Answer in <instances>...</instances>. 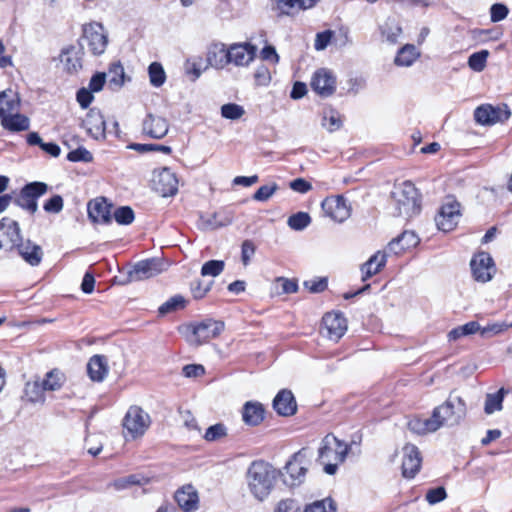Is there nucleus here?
<instances>
[{
	"instance_id": "1",
	"label": "nucleus",
	"mask_w": 512,
	"mask_h": 512,
	"mask_svg": "<svg viewBox=\"0 0 512 512\" xmlns=\"http://www.w3.org/2000/svg\"><path fill=\"white\" fill-rule=\"evenodd\" d=\"M281 470L263 461H253L246 472V482L249 492L258 501H264L275 488Z\"/></svg>"
},
{
	"instance_id": "2",
	"label": "nucleus",
	"mask_w": 512,
	"mask_h": 512,
	"mask_svg": "<svg viewBox=\"0 0 512 512\" xmlns=\"http://www.w3.org/2000/svg\"><path fill=\"white\" fill-rule=\"evenodd\" d=\"M349 446L332 434L326 435L318 449V461L324 466V472L334 475L338 465L346 459Z\"/></svg>"
},
{
	"instance_id": "3",
	"label": "nucleus",
	"mask_w": 512,
	"mask_h": 512,
	"mask_svg": "<svg viewBox=\"0 0 512 512\" xmlns=\"http://www.w3.org/2000/svg\"><path fill=\"white\" fill-rule=\"evenodd\" d=\"M392 202L396 216L411 218L420 211L418 190L410 181H405L394 187Z\"/></svg>"
},
{
	"instance_id": "4",
	"label": "nucleus",
	"mask_w": 512,
	"mask_h": 512,
	"mask_svg": "<svg viewBox=\"0 0 512 512\" xmlns=\"http://www.w3.org/2000/svg\"><path fill=\"white\" fill-rule=\"evenodd\" d=\"M431 416L438 429L458 425L466 416V403L459 395L450 393L443 404L434 408Z\"/></svg>"
},
{
	"instance_id": "5",
	"label": "nucleus",
	"mask_w": 512,
	"mask_h": 512,
	"mask_svg": "<svg viewBox=\"0 0 512 512\" xmlns=\"http://www.w3.org/2000/svg\"><path fill=\"white\" fill-rule=\"evenodd\" d=\"M311 453L307 448H302L292 455L287 461L281 472L284 483L289 487H296L301 485L306 477L309 464H310Z\"/></svg>"
},
{
	"instance_id": "6",
	"label": "nucleus",
	"mask_w": 512,
	"mask_h": 512,
	"mask_svg": "<svg viewBox=\"0 0 512 512\" xmlns=\"http://www.w3.org/2000/svg\"><path fill=\"white\" fill-rule=\"evenodd\" d=\"M151 424L150 415L140 406L132 405L123 418L124 436L126 439L142 437Z\"/></svg>"
},
{
	"instance_id": "7",
	"label": "nucleus",
	"mask_w": 512,
	"mask_h": 512,
	"mask_svg": "<svg viewBox=\"0 0 512 512\" xmlns=\"http://www.w3.org/2000/svg\"><path fill=\"white\" fill-rule=\"evenodd\" d=\"M186 330L190 333L187 336L189 343L198 346L219 336L224 330V323L213 319H205L187 326Z\"/></svg>"
},
{
	"instance_id": "8",
	"label": "nucleus",
	"mask_w": 512,
	"mask_h": 512,
	"mask_svg": "<svg viewBox=\"0 0 512 512\" xmlns=\"http://www.w3.org/2000/svg\"><path fill=\"white\" fill-rule=\"evenodd\" d=\"M164 263L158 258H151L137 262L127 272L126 278L120 284L126 285L136 281H142L154 277L164 271Z\"/></svg>"
},
{
	"instance_id": "9",
	"label": "nucleus",
	"mask_w": 512,
	"mask_h": 512,
	"mask_svg": "<svg viewBox=\"0 0 512 512\" xmlns=\"http://www.w3.org/2000/svg\"><path fill=\"white\" fill-rule=\"evenodd\" d=\"M48 190V185L44 182H32L25 185L14 202L20 208L34 214L38 209L37 199L44 195Z\"/></svg>"
},
{
	"instance_id": "10",
	"label": "nucleus",
	"mask_w": 512,
	"mask_h": 512,
	"mask_svg": "<svg viewBox=\"0 0 512 512\" xmlns=\"http://www.w3.org/2000/svg\"><path fill=\"white\" fill-rule=\"evenodd\" d=\"M23 241L19 223L9 217L0 220V250L14 251Z\"/></svg>"
},
{
	"instance_id": "11",
	"label": "nucleus",
	"mask_w": 512,
	"mask_h": 512,
	"mask_svg": "<svg viewBox=\"0 0 512 512\" xmlns=\"http://www.w3.org/2000/svg\"><path fill=\"white\" fill-rule=\"evenodd\" d=\"M83 40L87 49L96 56L103 54L108 44L104 27L100 23L86 25L83 31Z\"/></svg>"
},
{
	"instance_id": "12",
	"label": "nucleus",
	"mask_w": 512,
	"mask_h": 512,
	"mask_svg": "<svg viewBox=\"0 0 512 512\" xmlns=\"http://www.w3.org/2000/svg\"><path fill=\"white\" fill-rule=\"evenodd\" d=\"M178 178L176 174L167 167L153 172V189L162 197L174 196L178 192Z\"/></svg>"
},
{
	"instance_id": "13",
	"label": "nucleus",
	"mask_w": 512,
	"mask_h": 512,
	"mask_svg": "<svg viewBox=\"0 0 512 512\" xmlns=\"http://www.w3.org/2000/svg\"><path fill=\"white\" fill-rule=\"evenodd\" d=\"M257 46L250 42L232 43L228 46L229 64L248 67L256 58Z\"/></svg>"
},
{
	"instance_id": "14",
	"label": "nucleus",
	"mask_w": 512,
	"mask_h": 512,
	"mask_svg": "<svg viewBox=\"0 0 512 512\" xmlns=\"http://www.w3.org/2000/svg\"><path fill=\"white\" fill-rule=\"evenodd\" d=\"M470 267L472 276L477 282L486 283L493 278L496 268L491 255L487 252H479L475 254L471 261Z\"/></svg>"
},
{
	"instance_id": "15",
	"label": "nucleus",
	"mask_w": 512,
	"mask_h": 512,
	"mask_svg": "<svg viewBox=\"0 0 512 512\" xmlns=\"http://www.w3.org/2000/svg\"><path fill=\"white\" fill-rule=\"evenodd\" d=\"M511 112L507 105H482L474 112L475 120L482 125H493L509 119Z\"/></svg>"
},
{
	"instance_id": "16",
	"label": "nucleus",
	"mask_w": 512,
	"mask_h": 512,
	"mask_svg": "<svg viewBox=\"0 0 512 512\" xmlns=\"http://www.w3.org/2000/svg\"><path fill=\"white\" fill-rule=\"evenodd\" d=\"M347 330L345 317L338 312L326 313L322 318L321 333L332 341H338Z\"/></svg>"
},
{
	"instance_id": "17",
	"label": "nucleus",
	"mask_w": 512,
	"mask_h": 512,
	"mask_svg": "<svg viewBox=\"0 0 512 512\" xmlns=\"http://www.w3.org/2000/svg\"><path fill=\"white\" fill-rule=\"evenodd\" d=\"M321 206L324 214L338 223L346 221L351 214V208L343 196L327 197Z\"/></svg>"
},
{
	"instance_id": "18",
	"label": "nucleus",
	"mask_w": 512,
	"mask_h": 512,
	"mask_svg": "<svg viewBox=\"0 0 512 512\" xmlns=\"http://www.w3.org/2000/svg\"><path fill=\"white\" fill-rule=\"evenodd\" d=\"M459 218V203H457L456 201H449L441 207L439 213L435 218V221L439 230L449 232L456 227Z\"/></svg>"
},
{
	"instance_id": "19",
	"label": "nucleus",
	"mask_w": 512,
	"mask_h": 512,
	"mask_svg": "<svg viewBox=\"0 0 512 512\" xmlns=\"http://www.w3.org/2000/svg\"><path fill=\"white\" fill-rule=\"evenodd\" d=\"M82 127L95 140H103L106 137V123L101 112L95 108L90 109L82 120Z\"/></svg>"
},
{
	"instance_id": "20",
	"label": "nucleus",
	"mask_w": 512,
	"mask_h": 512,
	"mask_svg": "<svg viewBox=\"0 0 512 512\" xmlns=\"http://www.w3.org/2000/svg\"><path fill=\"white\" fill-rule=\"evenodd\" d=\"M311 87L317 94L328 97L335 91L336 79L329 70L320 69L312 77Z\"/></svg>"
},
{
	"instance_id": "21",
	"label": "nucleus",
	"mask_w": 512,
	"mask_h": 512,
	"mask_svg": "<svg viewBox=\"0 0 512 512\" xmlns=\"http://www.w3.org/2000/svg\"><path fill=\"white\" fill-rule=\"evenodd\" d=\"M421 456L415 445L407 444L403 447L402 473L406 478H413L421 466Z\"/></svg>"
},
{
	"instance_id": "22",
	"label": "nucleus",
	"mask_w": 512,
	"mask_h": 512,
	"mask_svg": "<svg viewBox=\"0 0 512 512\" xmlns=\"http://www.w3.org/2000/svg\"><path fill=\"white\" fill-rule=\"evenodd\" d=\"M206 62L208 67L224 69L228 64V46L222 42H213L207 48Z\"/></svg>"
},
{
	"instance_id": "23",
	"label": "nucleus",
	"mask_w": 512,
	"mask_h": 512,
	"mask_svg": "<svg viewBox=\"0 0 512 512\" xmlns=\"http://www.w3.org/2000/svg\"><path fill=\"white\" fill-rule=\"evenodd\" d=\"M142 130L151 138L162 139L168 133L169 124L162 116L148 114L143 120Z\"/></svg>"
},
{
	"instance_id": "24",
	"label": "nucleus",
	"mask_w": 512,
	"mask_h": 512,
	"mask_svg": "<svg viewBox=\"0 0 512 512\" xmlns=\"http://www.w3.org/2000/svg\"><path fill=\"white\" fill-rule=\"evenodd\" d=\"M419 241V237L413 231H404L401 235L392 239L388 243L386 252L399 255L411 248L416 247Z\"/></svg>"
},
{
	"instance_id": "25",
	"label": "nucleus",
	"mask_w": 512,
	"mask_h": 512,
	"mask_svg": "<svg viewBox=\"0 0 512 512\" xmlns=\"http://www.w3.org/2000/svg\"><path fill=\"white\" fill-rule=\"evenodd\" d=\"M387 255L388 253L386 250H379L361 265L360 271L362 281H366L383 269L387 262Z\"/></svg>"
},
{
	"instance_id": "26",
	"label": "nucleus",
	"mask_w": 512,
	"mask_h": 512,
	"mask_svg": "<svg viewBox=\"0 0 512 512\" xmlns=\"http://www.w3.org/2000/svg\"><path fill=\"white\" fill-rule=\"evenodd\" d=\"M15 250L22 259L31 266H38L44 255L42 248L30 239L22 241Z\"/></svg>"
},
{
	"instance_id": "27",
	"label": "nucleus",
	"mask_w": 512,
	"mask_h": 512,
	"mask_svg": "<svg viewBox=\"0 0 512 512\" xmlns=\"http://www.w3.org/2000/svg\"><path fill=\"white\" fill-rule=\"evenodd\" d=\"M88 216L96 223L111 221V206L104 198H96L88 203Z\"/></svg>"
},
{
	"instance_id": "28",
	"label": "nucleus",
	"mask_w": 512,
	"mask_h": 512,
	"mask_svg": "<svg viewBox=\"0 0 512 512\" xmlns=\"http://www.w3.org/2000/svg\"><path fill=\"white\" fill-rule=\"evenodd\" d=\"M59 60L63 69L70 74L77 73L82 68L80 51L75 46L63 48Z\"/></svg>"
},
{
	"instance_id": "29",
	"label": "nucleus",
	"mask_w": 512,
	"mask_h": 512,
	"mask_svg": "<svg viewBox=\"0 0 512 512\" xmlns=\"http://www.w3.org/2000/svg\"><path fill=\"white\" fill-rule=\"evenodd\" d=\"M273 408L279 415L290 416L297 410L295 398L291 391H280L273 400Z\"/></svg>"
},
{
	"instance_id": "30",
	"label": "nucleus",
	"mask_w": 512,
	"mask_h": 512,
	"mask_svg": "<svg viewBox=\"0 0 512 512\" xmlns=\"http://www.w3.org/2000/svg\"><path fill=\"white\" fill-rule=\"evenodd\" d=\"M175 500L185 512L196 510L198 507V494L193 486L187 485L177 490Z\"/></svg>"
},
{
	"instance_id": "31",
	"label": "nucleus",
	"mask_w": 512,
	"mask_h": 512,
	"mask_svg": "<svg viewBox=\"0 0 512 512\" xmlns=\"http://www.w3.org/2000/svg\"><path fill=\"white\" fill-rule=\"evenodd\" d=\"M232 221V215L223 211L200 216L201 227L206 230H215L227 226L231 224Z\"/></svg>"
},
{
	"instance_id": "32",
	"label": "nucleus",
	"mask_w": 512,
	"mask_h": 512,
	"mask_svg": "<svg viewBox=\"0 0 512 512\" xmlns=\"http://www.w3.org/2000/svg\"><path fill=\"white\" fill-rule=\"evenodd\" d=\"M265 410L261 403L248 401L242 411V419L245 424L257 426L264 420Z\"/></svg>"
},
{
	"instance_id": "33",
	"label": "nucleus",
	"mask_w": 512,
	"mask_h": 512,
	"mask_svg": "<svg viewBox=\"0 0 512 512\" xmlns=\"http://www.w3.org/2000/svg\"><path fill=\"white\" fill-rule=\"evenodd\" d=\"M20 108V98L12 89L0 92V119L17 112Z\"/></svg>"
},
{
	"instance_id": "34",
	"label": "nucleus",
	"mask_w": 512,
	"mask_h": 512,
	"mask_svg": "<svg viewBox=\"0 0 512 512\" xmlns=\"http://www.w3.org/2000/svg\"><path fill=\"white\" fill-rule=\"evenodd\" d=\"M88 375L93 381H102L108 373L107 359L102 355H94L87 364Z\"/></svg>"
},
{
	"instance_id": "35",
	"label": "nucleus",
	"mask_w": 512,
	"mask_h": 512,
	"mask_svg": "<svg viewBox=\"0 0 512 512\" xmlns=\"http://www.w3.org/2000/svg\"><path fill=\"white\" fill-rule=\"evenodd\" d=\"M1 125L11 132L26 131L30 127V120L27 116L19 114L18 111L3 117Z\"/></svg>"
},
{
	"instance_id": "36",
	"label": "nucleus",
	"mask_w": 512,
	"mask_h": 512,
	"mask_svg": "<svg viewBox=\"0 0 512 512\" xmlns=\"http://www.w3.org/2000/svg\"><path fill=\"white\" fill-rule=\"evenodd\" d=\"M319 0H274L276 9L282 14L289 15L294 10L313 7Z\"/></svg>"
},
{
	"instance_id": "37",
	"label": "nucleus",
	"mask_w": 512,
	"mask_h": 512,
	"mask_svg": "<svg viewBox=\"0 0 512 512\" xmlns=\"http://www.w3.org/2000/svg\"><path fill=\"white\" fill-rule=\"evenodd\" d=\"M420 56V52L412 44H406L397 53L395 57V64L397 66L409 67Z\"/></svg>"
},
{
	"instance_id": "38",
	"label": "nucleus",
	"mask_w": 512,
	"mask_h": 512,
	"mask_svg": "<svg viewBox=\"0 0 512 512\" xmlns=\"http://www.w3.org/2000/svg\"><path fill=\"white\" fill-rule=\"evenodd\" d=\"M381 36L382 38L394 44L398 41L402 33V28L400 24L393 18H388L381 26H380Z\"/></svg>"
},
{
	"instance_id": "39",
	"label": "nucleus",
	"mask_w": 512,
	"mask_h": 512,
	"mask_svg": "<svg viewBox=\"0 0 512 512\" xmlns=\"http://www.w3.org/2000/svg\"><path fill=\"white\" fill-rule=\"evenodd\" d=\"M408 427L411 432L418 435L431 433L438 430V427L432 416L426 419L414 418L409 421Z\"/></svg>"
},
{
	"instance_id": "40",
	"label": "nucleus",
	"mask_w": 512,
	"mask_h": 512,
	"mask_svg": "<svg viewBox=\"0 0 512 512\" xmlns=\"http://www.w3.org/2000/svg\"><path fill=\"white\" fill-rule=\"evenodd\" d=\"M65 382V374L58 369H53L46 374L42 384L45 391H57L62 388Z\"/></svg>"
},
{
	"instance_id": "41",
	"label": "nucleus",
	"mask_w": 512,
	"mask_h": 512,
	"mask_svg": "<svg viewBox=\"0 0 512 512\" xmlns=\"http://www.w3.org/2000/svg\"><path fill=\"white\" fill-rule=\"evenodd\" d=\"M106 76L108 77L109 86L113 89L121 88L126 80L124 68L119 62L110 65Z\"/></svg>"
},
{
	"instance_id": "42",
	"label": "nucleus",
	"mask_w": 512,
	"mask_h": 512,
	"mask_svg": "<svg viewBox=\"0 0 512 512\" xmlns=\"http://www.w3.org/2000/svg\"><path fill=\"white\" fill-rule=\"evenodd\" d=\"M480 331V324L476 321H470L464 325L452 329L447 337L449 341H456L462 337L473 335Z\"/></svg>"
},
{
	"instance_id": "43",
	"label": "nucleus",
	"mask_w": 512,
	"mask_h": 512,
	"mask_svg": "<svg viewBox=\"0 0 512 512\" xmlns=\"http://www.w3.org/2000/svg\"><path fill=\"white\" fill-rule=\"evenodd\" d=\"M43 384L38 382H27L24 389V398L31 403H43Z\"/></svg>"
},
{
	"instance_id": "44",
	"label": "nucleus",
	"mask_w": 512,
	"mask_h": 512,
	"mask_svg": "<svg viewBox=\"0 0 512 512\" xmlns=\"http://www.w3.org/2000/svg\"><path fill=\"white\" fill-rule=\"evenodd\" d=\"M148 74L152 86L160 87L165 83L166 74L163 66L160 63H151L148 67Z\"/></svg>"
},
{
	"instance_id": "45",
	"label": "nucleus",
	"mask_w": 512,
	"mask_h": 512,
	"mask_svg": "<svg viewBox=\"0 0 512 512\" xmlns=\"http://www.w3.org/2000/svg\"><path fill=\"white\" fill-rule=\"evenodd\" d=\"M503 389L493 394H487L485 399L484 411L486 414H493L502 409Z\"/></svg>"
},
{
	"instance_id": "46",
	"label": "nucleus",
	"mask_w": 512,
	"mask_h": 512,
	"mask_svg": "<svg viewBox=\"0 0 512 512\" xmlns=\"http://www.w3.org/2000/svg\"><path fill=\"white\" fill-rule=\"evenodd\" d=\"M489 56L488 50H481L471 54L468 58V66L475 72H481L485 69L487 58Z\"/></svg>"
},
{
	"instance_id": "47",
	"label": "nucleus",
	"mask_w": 512,
	"mask_h": 512,
	"mask_svg": "<svg viewBox=\"0 0 512 512\" xmlns=\"http://www.w3.org/2000/svg\"><path fill=\"white\" fill-rule=\"evenodd\" d=\"M311 223V217L306 212H298L287 220L288 226L295 231L304 230Z\"/></svg>"
},
{
	"instance_id": "48",
	"label": "nucleus",
	"mask_w": 512,
	"mask_h": 512,
	"mask_svg": "<svg viewBox=\"0 0 512 512\" xmlns=\"http://www.w3.org/2000/svg\"><path fill=\"white\" fill-rule=\"evenodd\" d=\"M207 68V65L205 67L202 66V58L200 57L197 59H187L184 64L185 73L191 77L192 81L197 80L201 76L203 70H206Z\"/></svg>"
},
{
	"instance_id": "49",
	"label": "nucleus",
	"mask_w": 512,
	"mask_h": 512,
	"mask_svg": "<svg viewBox=\"0 0 512 512\" xmlns=\"http://www.w3.org/2000/svg\"><path fill=\"white\" fill-rule=\"evenodd\" d=\"M303 512H336V505L331 498H325L306 505Z\"/></svg>"
},
{
	"instance_id": "50",
	"label": "nucleus",
	"mask_w": 512,
	"mask_h": 512,
	"mask_svg": "<svg viewBox=\"0 0 512 512\" xmlns=\"http://www.w3.org/2000/svg\"><path fill=\"white\" fill-rule=\"evenodd\" d=\"M227 436V428L222 423L214 424L207 428L203 438L207 442H215Z\"/></svg>"
},
{
	"instance_id": "51",
	"label": "nucleus",
	"mask_w": 512,
	"mask_h": 512,
	"mask_svg": "<svg viewBox=\"0 0 512 512\" xmlns=\"http://www.w3.org/2000/svg\"><path fill=\"white\" fill-rule=\"evenodd\" d=\"M245 114V109L235 103H227L221 107V116L229 120H238Z\"/></svg>"
},
{
	"instance_id": "52",
	"label": "nucleus",
	"mask_w": 512,
	"mask_h": 512,
	"mask_svg": "<svg viewBox=\"0 0 512 512\" xmlns=\"http://www.w3.org/2000/svg\"><path fill=\"white\" fill-rule=\"evenodd\" d=\"M186 300L181 295H175L159 307V313L164 315L178 309L184 308Z\"/></svg>"
},
{
	"instance_id": "53",
	"label": "nucleus",
	"mask_w": 512,
	"mask_h": 512,
	"mask_svg": "<svg viewBox=\"0 0 512 512\" xmlns=\"http://www.w3.org/2000/svg\"><path fill=\"white\" fill-rule=\"evenodd\" d=\"M224 267H225V263L222 260L207 261L202 265L201 275L216 277L223 272Z\"/></svg>"
},
{
	"instance_id": "54",
	"label": "nucleus",
	"mask_w": 512,
	"mask_h": 512,
	"mask_svg": "<svg viewBox=\"0 0 512 512\" xmlns=\"http://www.w3.org/2000/svg\"><path fill=\"white\" fill-rule=\"evenodd\" d=\"M342 125V121L337 112L333 110L325 111L322 119V126L328 131L333 132L338 130Z\"/></svg>"
},
{
	"instance_id": "55",
	"label": "nucleus",
	"mask_w": 512,
	"mask_h": 512,
	"mask_svg": "<svg viewBox=\"0 0 512 512\" xmlns=\"http://www.w3.org/2000/svg\"><path fill=\"white\" fill-rule=\"evenodd\" d=\"M114 218L118 224L129 225L134 220V212L129 206H122L115 210Z\"/></svg>"
},
{
	"instance_id": "56",
	"label": "nucleus",
	"mask_w": 512,
	"mask_h": 512,
	"mask_svg": "<svg viewBox=\"0 0 512 512\" xmlns=\"http://www.w3.org/2000/svg\"><path fill=\"white\" fill-rule=\"evenodd\" d=\"M67 159L71 162H91L93 155L84 147H79L68 153Z\"/></svg>"
},
{
	"instance_id": "57",
	"label": "nucleus",
	"mask_w": 512,
	"mask_h": 512,
	"mask_svg": "<svg viewBox=\"0 0 512 512\" xmlns=\"http://www.w3.org/2000/svg\"><path fill=\"white\" fill-rule=\"evenodd\" d=\"M278 185L273 183L271 185H263L254 193L253 199L255 201L264 202L269 200L273 194L277 191Z\"/></svg>"
},
{
	"instance_id": "58",
	"label": "nucleus",
	"mask_w": 512,
	"mask_h": 512,
	"mask_svg": "<svg viewBox=\"0 0 512 512\" xmlns=\"http://www.w3.org/2000/svg\"><path fill=\"white\" fill-rule=\"evenodd\" d=\"M256 251V246L251 240L243 241L241 245V261L244 266H248Z\"/></svg>"
},
{
	"instance_id": "59",
	"label": "nucleus",
	"mask_w": 512,
	"mask_h": 512,
	"mask_svg": "<svg viewBox=\"0 0 512 512\" xmlns=\"http://www.w3.org/2000/svg\"><path fill=\"white\" fill-rule=\"evenodd\" d=\"M63 206V198L60 195H54L44 203L43 208L47 213L58 214L62 211Z\"/></svg>"
},
{
	"instance_id": "60",
	"label": "nucleus",
	"mask_w": 512,
	"mask_h": 512,
	"mask_svg": "<svg viewBox=\"0 0 512 512\" xmlns=\"http://www.w3.org/2000/svg\"><path fill=\"white\" fill-rule=\"evenodd\" d=\"M509 13V9L506 5L501 3L493 4L490 8V18L491 21L496 23L504 20Z\"/></svg>"
},
{
	"instance_id": "61",
	"label": "nucleus",
	"mask_w": 512,
	"mask_h": 512,
	"mask_svg": "<svg viewBox=\"0 0 512 512\" xmlns=\"http://www.w3.org/2000/svg\"><path fill=\"white\" fill-rule=\"evenodd\" d=\"M254 79L256 85L267 86L271 81V74L269 69L264 65L258 66L254 73Z\"/></svg>"
},
{
	"instance_id": "62",
	"label": "nucleus",
	"mask_w": 512,
	"mask_h": 512,
	"mask_svg": "<svg viewBox=\"0 0 512 512\" xmlns=\"http://www.w3.org/2000/svg\"><path fill=\"white\" fill-rule=\"evenodd\" d=\"M275 512H302L300 504L294 499L281 500L276 508Z\"/></svg>"
},
{
	"instance_id": "63",
	"label": "nucleus",
	"mask_w": 512,
	"mask_h": 512,
	"mask_svg": "<svg viewBox=\"0 0 512 512\" xmlns=\"http://www.w3.org/2000/svg\"><path fill=\"white\" fill-rule=\"evenodd\" d=\"M446 490L444 487H436L433 489H429L426 493V500L429 504L434 505L446 498Z\"/></svg>"
},
{
	"instance_id": "64",
	"label": "nucleus",
	"mask_w": 512,
	"mask_h": 512,
	"mask_svg": "<svg viewBox=\"0 0 512 512\" xmlns=\"http://www.w3.org/2000/svg\"><path fill=\"white\" fill-rule=\"evenodd\" d=\"M333 34L334 33L331 30H326V31L318 33L316 35L315 44H314L315 49L318 51L324 50L330 43Z\"/></svg>"
}]
</instances>
